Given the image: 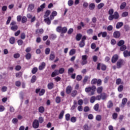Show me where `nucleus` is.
I'll return each mask as SVG.
<instances>
[{"mask_svg": "<svg viewBox=\"0 0 130 130\" xmlns=\"http://www.w3.org/2000/svg\"><path fill=\"white\" fill-rule=\"evenodd\" d=\"M95 90H96V87L95 86H89L85 89L86 93H87L89 96L95 94Z\"/></svg>", "mask_w": 130, "mask_h": 130, "instance_id": "obj_1", "label": "nucleus"}, {"mask_svg": "<svg viewBox=\"0 0 130 130\" xmlns=\"http://www.w3.org/2000/svg\"><path fill=\"white\" fill-rule=\"evenodd\" d=\"M64 72V69L61 68L59 70V71L55 70L54 72L52 73V77H55V76H57L58 75H59V74H63Z\"/></svg>", "mask_w": 130, "mask_h": 130, "instance_id": "obj_2", "label": "nucleus"}, {"mask_svg": "<svg viewBox=\"0 0 130 130\" xmlns=\"http://www.w3.org/2000/svg\"><path fill=\"white\" fill-rule=\"evenodd\" d=\"M17 23L15 21L11 22L10 27L12 31H16L18 29V25H16Z\"/></svg>", "mask_w": 130, "mask_h": 130, "instance_id": "obj_3", "label": "nucleus"}, {"mask_svg": "<svg viewBox=\"0 0 130 130\" xmlns=\"http://www.w3.org/2000/svg\"><path fill=\"white\" fill-rule=\"evenodd\" d=\"M118 18H119V15H118L117 12H115L113 15H110L109 16V20H110V21H112L113 19H118Z\"/></svg>", "mask_w": 130, "mask_h": 130, "instance_id": "obj_4", "label": "nucleus"}, {"mask_svg": "<svg viewBox=\"0 0 130 130\" xmlns=\"http://www.w3.org/2000/svg\"><path fill=\"white\" fill-rule=\"evenodd\" d=\"M88 58V56L86 55H82L81 59V64L82 66H84V64H87L88 61H87V59Z\"/></svg>", "mask_w": 130, "mask_h": 130, "instance_id": "obj_5", "label": "nucleus"}, {"mask_svg": "<svg viewBox=\"0 0 130 130\" xmlns=\"http://www.w3.org/2000/svg\"><path fill=\"white\" fill-rule=\"evenodd\" d=\"M124 63L125 62L124 61H123V60H119L117 62V68L118 69H120V68H121V67H122V66H123Z\"/></svg>", "mask_w": 130, "mask_h": 130, "instance_id": "obj_6", "label": "nucleus"}, {"mask_svg": "<svg viewBox=\"0 0 130 130\" xmlns=\"http://www.w3.org/2000/svg\"><path fill=\"white\" fill-rule=\"evenodd\" d=\"M36 93H39L40 96H42L45 93V90H44V89H40L39 88H38L36 89Z\"/></svg>", "mask_w": 130, "mask_h": 130, "instance_id": "obj_7", "label": "nucleus"}, {"mask_svg": "<svg viewBox=\"0 0 130 130\" xmlns=\"http://www.w3.org/2000/svg\"><path fill=\"white\" fill-rule=\"evenodd\" d=\"M32 126L34 128H38L39 127V122L38 120H35L32 123Z\"/></svg>", "mask_w": 130, "mask_h": 130, "instance_id": "obj_8", "label": "nucleus"}, {"mask_svg": "<svg viewBox=\"0 0 130 130\" xmlns=\"http://www.w3.org/2000/svg\"><path fill=\"white\" fill-rule=\"evenodd\" d=\"M100 68L103 71H105L106 70V66L103 64L99 63L98 64L97 69L98 70H100Z\"/></svg>", "mask_w": 130, "mask_h": 130, "instance_id": "obj_9", "label": "nucleus"}, {"mask_svg": "<svg viewBox=\"0 0 130 130\" xmlns=\"http://www.w3.org/2000/svg\"><path fill=\"white\" fill-rule=\"evenodd\" d=\"M46 6V5L45 3H44L42 5H41L40 6V7H39L37 9L38 13H40V12H41L42 11H43V9H44V8H45Z\"/></svg>", "mask_w": 130, "mask_h": 130, "instance_id": "obj_10", "label": "nucleus"}, {"mask_svg": "<svg viewBox=\"0 0 130 130\" xmlns=\"http://www.w3.org/2000/svg\"><path fill=\"white\" fill-rule=\"evenodd\" d=\"M113 36L115 38H119L120 37V32L118 31L114 32Z\"/></svg>", "mask_w": 130, "mask_h": 130, "instance_id": "obj_11", "label": "nucleus"}, {"mask_svg": "<svg viewBox=\"0 0 130 130\" xmlns=\"http://www.w3.org/2000/svg\"><path fill=\"white\" fill-rule=\"evenodd\" d=\"M117 59H118V55H114L112 58V62H113V63L116 62Z\"/></svg>", "mask_w": 130, "mask_h": 130, "instance_id": "obj_12", "label": "nucleus"}, {"mask_svg": "<svg viewBox=\"0 0 130 130\" xmlns=\"http://www.w3.org/2000/svg\"><path fill=\"white\" fill-rule=\"evenodd\" d=\"M56 15H57V12L55 11H53L50 15V19L52 20L54 19V17H55Z\"/></svg>", "mask_w": 130, "mask_h": 130, "instance_id": "obj_13", "label": "nucleus"}, {"mask_svg": "<svg viewBox=\"0 0 130 130\" xmlns=\"http://www.w3.org/2000/svg\"><path fill=\"white\" fill-rule=\"evenodd\" d=\"M72 90H73V88L71 86H68L66 88V92L67 94H70L71 92H72Z\"/></svg>", "mask_w": 130, "mask_h": 130, "instance_id": "obj_14", "label": "nucleus"}, {"mask_svg": "<svg viewBox=\"0 0 130 130\" xmlns=\"http://www.w3.org/2000/svg\"><path fill=\"white\" fill-rule=\"evenodd\" d=\"M123 55L124 57H127V56H130V51H128L127 50H125L123 52Z\"/></svg>", "mask_w": 130, "mask_h": 130, "instance_id": "obj_15", "label": "nucleus"}, {"mask_svg": "<svg viewBox=\"0 0 130 130\" xmlns=\"http://www.w3.org/2000/svg\"><path fill=\"white\" fill-rule=\"evenodd\" d=\"M50 13L51 12L50 10L46 11L44 16V18H49L48 16H49V15H50Z\"/></svg>", "mask_w": 130, "mask_h": 130, "instance_id": "obj_16", "label": "nucleus"}, {"mask_svg": "<svg viewBox=\"0 0 130 130\" xmlns=\"http://www.w3.org/2000/svg\"><path fill=\"white\" fill-rule=\"evenodd\" d=\"M45 68V63H44V62H42L41 65L39 66V69L40 71H42V70H43V69H44Z\"/></svg>", "mask_w": 130, "mask_h": 130, "instance_id": "obj_17", "label": "nucleus"}, {"mask_svg": "<svg viewBox=\"0 0 130 130\" xmlns=\"http://www.w3.org/2000/svg\"><path fill=\"white\" fill-rule=\"evenodd\" d=\"M123 26V23L122 22H118L116 24V28L117 29H119V28H121Z\"/></svg>", "mask_w": 130, "mask_h": 130, "instance_id": "obj_18", "label": "nucleus"}, {"mask_svg": "<svg viewBox=\"0 0 130 130\" xmlns=\"http://www.w3.org/2000/svg\"><path fill=\"white\" fill-rule=\"evenodd\" d=\"M33 9H34V4H30L28 6V11H29V12H31V11L33 10Z\"/></svg>", "mask_w": 130, "mask_h": 130, "instance_id": "obj_19", "label": "nucleus"}, {"mask_svg": "<svg viewBox=\"0 0 130 130\" xmlns=\"http://www.w3.org/2000/svg\"><path fill=\"white\" fill-rule=\"evenodd\" d=\"M44 21H45V23H46V24H47V25H50V23H51L49 18H44Z\"/></svg>", "mask_w": 130, "mask_h": 130, "instance_id": "obj_20", "label": "nucleus"}, {"mask_svg": "<svg viewBox=\"0 0 130 130\" xmlns=\"http://www.w3.org/2000/svg\"><path fill=\"white\" fill-rule=\"evenodd\" d=\"M64 114V111H61V112L59 115V117H58L59 119H62Z\"/></svg>", "mask_w": 130, "mask_h": 130, "instance_id": "obj_21", "label": "nucleus"}, {"mask_svg": "<svg viewBox=\"0 0 130 130\" xmlns=\"http://www.w3.org/2000/svg\"><path fill=\"white\" fill-rule=\"evenodd\" d=\"M83 129H84V130H90V129H91V127L90 126L88 125V124H85L83 126Z\"/></svg>", "mask_w": 130, "mask_h": 130, "instance_id": "obj_22", "label": "nucleus"}, {"mask_svg": "<svg viewBox=\"0 0 130 130\" xmlns=\"http://www.w3.org/2000/svg\"><path fill=\"white\" fill-rule=\"evenodd\" d=\"M18 118H14L12 120V122L13 123V124H17L18 123Z\"/></svg>", "mask_w": 130, "mask_h": 130, "instance_id": "obj_23", "label": "nucleus"}, {"mask_svg": "<svg viewBox=\"0 0 130 130\" xmlns=\"http://www.w3.org/2000/svg\"><path fill=\"white\" fill-rule=\"evenodd\" d=\"M124 44V41L123 40H120L117 43L118 46H122V45H123Z\"/></svg>", "mask_w": 130, "mask_h": 130, "instance_id": "obj_24", "label": "nucleus"}, {"mask_svg": "<svg viewBox=\"0 0 130 130\" xmlns=\"http://www.w3.org/2000/svg\"><path fill=\"white\" fill-rule=\"evenodd\" d=\"M15 38L12 37L9 40V42L11 44H14L15 43Z\"/></svg>", "mask_w": 130, "mask_h": 130, "instance_id": "obj_25", "label": "nucleus"}, {"mask_svg": "<svg viewBox=\"0 0 130 130\" xmlns=\"http://www.w3.org/2000/svg\"><path fill=\"white\" fill-rule=\"evenodd\" d=\"M89 10H94L95 9V4L94 3H91L89 6Z\"/></svg>", "mask_w": 130, "mask_h": 130, "instance_id": "obj_26", "label": "nucleus"}, {"mask_svg": "<svg viewBox=\"0 0 130 130\" xmlns=\"http://www.w3.org/2000/svg\"><path fill=\"white\" fill-rule=\"evenodd\" d=\"M126 6V3H123L121 4V5L120 6V10H123L125 8V6Z\"/></svg>", "mask_w": 130, "mask_h": 130, "instance_id": "obj_27", "label": "nucleus"}, {"mask_svg": "<svg viewBox=\"0 0 130 130\" xmlns=\"http://www.w3.org/2000/svg\"><path fill=\"white\" fill-rule=\"evenodd\" d=\"M89 79H90V77L89 76H85V77L83 80V82L84 84L87 83V82H88V80H89Z\"/></svg>", "mask_w": 130, "mask_h": 130, "instance_id": "obj_28", "label": "nucleus"}, {"mask_svg": "<svg viewBox=\"0 0 130 130\" xmlns=\"http://www.w3.org/2000/svg\"><path fill=\"white\" fill-rule=\"evenodd\" d=\"M116 84L117 85H119L120 84H123V82L121 81V79H118L116 80Z\"/></svg>", "mask_w": 130, "mask_h": 130, "instance_id": "obj_29", "label": "nucleus"}, {"mask_svg": "<svg viewBox=\"0 0 130 130\" xmlns=\"http://www.w3.org/2000/svg\"><path fill=\"white\" fill-rule=\"evenodd\" d=\"M37 78L35 76H33L31 78V79L30 80L31 83H35L36 82Z\"/></svg>", "mask_w": 130, "mask_h": 130, "instance_id": "obj_30", "label": "nucleus"}, {"mask_svg": "<svg viewBox=\"0 0 130 130\" xmlns=\"http://www.w3.org/2000/svg\"><path fill=\"white\" fill-rule=\"evenodd\" d=\"M68 5L69 7H72V6L74 5V1H73V0H69Z\"/></svg>", "mask_w": 130, "mask_h": 130, "instance_id": "obj_31", "label": "nucleus"}, {"mask_svg": "<svg viewBox=\"0 0 130 130\" xmlns=\"http://www.w3.org/2000/svg\"><path fill=\"white\" fill-rule=\"evenodd\" d=\"M96 100V96H91L90 98V103H94V102H95V101Z\"/></svg>", "mask_w": 130, "mask_h": 130, "instance_id": "obj_32", "label": "nucleus"}, {"mask_svg": "<svg viewBox=\"0 0 130 130\" xmlns=\"http://www.w3.org/2000/svg\"><path fill=\"white\" fill-rule=\"evenodd\" d=\"M81 38H82V35L81 34H79L76 36V40L77 41H80Z\"/></svg>", "mask_w": 130, "mask_h": 130, "instance_id": "obj_33", "label": "nucleus"}, {"mask_svg": "<svg viewBox=\"0 0 130 130\" xmlns=\"http://www.w3.org/2000/svg\"><path fill=\"white\" fill-rule=\"evenodd\" d=\"M108 108H111L112 106H113V103H112V102L111 101H109L107 105Z\"/></svg>", "mask_w": 130, "mask_h": 130, "instance_id": "obj_34", "label": "nucleus"}, {"mask_svg": "<svg viewBox=\"0 0 130 130\" xmlns=\"http://www.w3.org/2000/svg\"><path fill=\"white\" fill-rule=\"evenodd\" d=\"M70 120H71V122L75 123V122H76V121H77V117H71Z\"/></svg>", "mask_w": 130, "mask_h": 130, "instance_id": "obj_35", "label": "nucleus"}, {"mask_svg": "<svg viewBox=\"0 0 130 130\" xmlns=\"http://www.w3.org/2000/svg\"><path fill=\"white\" fill-rule=\"evenodd\" d=\"M91 83L92 85H95V84H97V79L94 78L91 80Z\"/></svg>", "mask_w": 130, "mask_h": 130, "instance_id": "obj_36", "label": "nucleus"}, {"mask_svg": "<svg viewBox=\"0 0 130 130\" xmlns=\"http://www.w3.org/2000/svg\"><path fill=\"white\" fill-rule=\"evenodd\" d=\"M48 89H51L53 88V83H50L48 84Z\"/></svg>", "mask_w": 130, "mask_h": 130, "instance_id": "obj_37", "label": "nucleus"}, {"mask_svg": "<svg viewBox=\"0 0 130 130\" xmlns=\"http://www.w3.org/2000/svg\"><path fill=\"white\" fill-rule=\"evenodd\" d=\"M103 90V87L101 86V87L98 88L97 92L99 93H102Z\"/></svg>", "mask_w": 130, "mask_h": 130, "instance_id": "obj_38", "label": "nucleus"}, {"mask_svg": "<svg viewBox=\"0 0 130 130\" xmlns=\"http://www.w3.org/2000/svg\"><path fill=\"white\" fill-rule=\"evenodd\" d=\"M127 102V99L126 98H124L122 100V104L123 105H125V104Z\"/></svg>", "mask_w": 130, "mask_h": 130, "instance_id": "obj_39", "label": "nucleus"}, {"mask_svg": "<svg viewBox=\"0 0 130 130\" xmlns=\"http://www.w3.org/2000/svg\"><path fill=\"white\" fill-rule=\"evenodd\" d=\"M122 90H123V86L122 85H120L118 87V92H121L122 91Z\"/></svg>", "mask_w": 130, "mask_h": 130, "instance_id": "obj_40", "label": "nucleus"}, {"mask_svg": "<svg viewBox=\"0 0 130 130\" xmlns=\"http://www.w3.org/2000/svg\"><path fill=\"white\" fill-rule=\"evenodd\" d=\"M95 119L96 120H98V121H100V120H101L102 119L101 115H97L95 117Z\"/></svg>", "mask_w": 130, "mask_h": 130, "instance_id": "obj_41", "label": "nucleus"}, {"mask_svg": "<svg viewBox=\"0 0 130 130\" xmlns=\"http://www.w3.org/2000/svg\"><path fill=\"white\" fill-rule=\"evenodd\" d=\"M82 79H83L82 75H79L76 77L77 81H81V80H82Z\"/></svg>", "mask_w": 130, "mask_h": 130, "instance_id": "obj_42", "label": "nucleus"}, {"mask_svg": "<svg viewBox=\"0 0 130 130\" xmlns=\"http://www.w3.org/2000/svg\"><path fill=\"white\" fill-rule=\"evenodd\" d=\"M76 52V50L75 49H72L70 53H69V54L70 55H74V54H75Z\"/></svg>", "mask_w": 130, "mask_h": 130, "instance_id": "obj_43", "label": "nucleus"}, {"mask_svg": "<svg viewBox=\"0 0 130 130\" xmlns=\"http://www.w3.org/2000/svg\"><path fill=\"white\" fill-rule=\"evenodd\" d=\"M39 111L41 112V113H43V112H44V108L43 107H40L39 108Z\"/></svg>", "mask_w": 130, "mask_h": 130, "instance_id": "obj_44", "label": "nucleus"}, {"mask_svg": "<svg viewBox=\"0 0 130 130\" xmlns=\"http://www.w3.org/2000/svg\"><path fill=\"white\" fill-rule=\"evenodd\" d=\"M68 31V28L67 27H62V29L61 30V33H66Z\"/></svg>", "mask_w": 130, "mask_h": 130, "instance_id": "obj_45", "label": "nucleus"}, {"mask_svg": "<svg viewBox=\"0 0 130 130\" xmlns=\"http://www.w3.org/2000/svg\"><path fill=\"white\" fill-rule=\"evenodd\" d=\"M101 96H102V99L103 100H104V99H106V98H107V95H106V94L105 93L102 94Z\"/></svg>", "mask_w": 130, "mask_h": 130, "instance_id": "obj_46", "label": "nucleus"}, {"mask_svg": "<svg viewBox=\"0 0 130 130\" xmlns=\"http://www.w3.org/2000/svg\"><path fill=\"white\" fill-rule=\"evenodd\" d=\"M43 121H44V118L42 117H40L39 118V122L40 123H42V122H43Z\"/></svg>", "mask_w": 130, "mask_h": 130, "instance_id": "obj_47", "label": "nucleus"}, {"mask_svg": "<svg viewBox=\"0 0 130 130\" xmlns=\"http://www.w3.org/2000/svg\"><path fill=\"white\" fill-rule=\"evenodd\" d=\"M104 7V4L103 3H100L98 6V8L100 10V9H102V8H103Z\"/></svg>", "mask_w": 130, "mask_h": 130, "instance_id": "obj_48", "label": "nucleus"}, {"mask_svg": "<svg viewBox=\"0 0 130 130\" xmlns=\"http://www.w3.org/2000/svg\"><path fill=\"white\" fill-rule=\"evenodd\" d=\"M94 109L95 110V111H98V109H99V104H96L94 106Z\"/></svg>", "mask_w": 130, "mask_h": 130, "instance_id": "obj_49", "label": "nucleus"}, {"mask_svg": "<svg viewBox=\"0 0 130 130\" xmlns=\"http://www.w3.org/2000/svg\"><path fill=\"white\" fill-rule=\"evenodd\" d=\"M50 52V49L49 48H47L45 49V54H48Z\"/></svg>", "mask_w": 130, "mask_h": 130, "instance_id": "obj_50", "label": "nucleus"}, {"mask_svg": "<svg viewBox=\"0 0 130 130\" xmlns=\"http://www.w3.org/2000/svg\"><path fill=\"white\" fill-rule=\"evenodd\" d=\"M43 32H44L43 29H37L36 30V33L37 34L39 33L40 34H41L43 33Z\"/></svg>", "mask_w": 130, "mask_h": 130, "instance_id": "obj_51", "label": "nucleus"}, {"mask_svg": "<svg viewBox=\"0 0 130 130\" xmlns=\"http://www.w3.org/2000/svg\"><path fill=\"white\" fill-rule=\"evenodd\" d=\"M96 83L98 86H100L102 84V81L101 80V79L97 80Z\"/></svg>", "mask_w": 130, "mask_h": 130, "instance_id": "obj_52", "label": "nucleus"}, {"mask_svg": "<svg viewBox=\"0 0 130 130\" xmlns=\"http://www.w3.org/2000/svg\"><path fill=\"white\" fill-rule=\"evenodd\" d=\"M31 54L29 53L26 54L25 55V57L26 59H30V58H31Z\"/></svg>", "mask_w": 130, "mask_h": 130, "instance_id": "obj_53", "label": "nucleus"}, {"mask_svg": "<svg viewBox=\"0 0 130 130\" xmlns=\"http://www.w3.org/2000/svg\"><path fill=\"white\" fill-rule=\"evenodd\" d=\"M72 73H74V69L73 68H70L68 70V74L69 75H71Z\"/></svg>", "mask_w": 130, "mask_h": 130, "instance_id": "obj_54", "label": "nucleus"}, {"mask_svg": "<svg viewBox=\"0 0 130 130\" xmlns=\"http://www.w3.org/2000/svg\"><path fill=\"white\" fill-rule=\"evenodd\" d=\"M126 49V46L125 45H123L120 47V50L121 51H124Z\"/></svg>", "mask_w": 130, "mask_h": 130, "instance_id": "obj_55", "label": "nucleus"}, {"mask_svg": "<svg viewBox=\"0 0 130 130\" xmlns=\"http://www.w3.org/2000/svg\"><path fill=\"white\" fill-rule=\"evenodd\" d=\"M26 22H27V17L24 16L22 18V23H26Z\"/></svg>", "mask_w": 130, "mask_h": 130, "instance_id": "obj_56", "label": "nucleus"}, {"mask_svg": "<svg viewBox=\"0 0 130 130\" xmlns=\"http://www.w3.org/2000/svg\"><path fill=\"white\" fill-rule=\"evenodd\" d=\"M38 70V69H37V68H34L31 71V73L32 74H36V73L37 72V71Z\"/></svg>", "mask_w": 130, "mask_h": 130, "instance_id": "obj_57", "label": "nucleus"}, {"mask_svg": "<svg viewBox=\"0 0 130 130\" xmlns=\"http://www.w3.org/2000/svg\"><path fill=\"white\" fill-rule=\"evenodd\" d=\"M128 15V12H125L122 13V17H127Z\"/></svg>", "mask_w": 130, "mask_h": 130, "instance_id": "obj_58", "label": "nucleus"}, {"mask_svg": "<svg viewBox=\"0 0 130 130\" xmlns=\"http://www.w3.org/2000/svg\"><path fill=\"white\" fill-rule=\"evenodd\" d=\"M62 29V27H61V26H58L56 28V31L57 32H61Z\"/></svg>", "mask_w": 130, "mask_h": 130, "instance_id": "obj_59", "label": "nucleus"}, {"mask_svg": "<svg viewBox=\"0 0 130 130\" xmlns=\"http://www.w3.org/2000/svg\"><path fill=\"white\" fill-rule=\"evenodd\" d=\"M14 58H19L20 57V54L19 53H15L14 54Z\"/></svg>", "mask_w": 130, "mask_h": 130, "instance_id": "obj_60", "label": "nucleus"}, {"mask_svg": "<svg viewBox=\"0 0 130 130\" xmlns=\"http://www.w3.org/2000/svg\"><path fill=\"white\" fill-rule=\"evenodd\" d=\"M16 78H20V77H22V73L19 72V73H16Z\"/></svg>", "mask_w": 130, "mask_h": 130, "instance_id": "obj_61", "label": "nucleus"}, {"mask_svg": "<svg viewBox=\"0 0 130 130\" xmlns=\"http://www.w3.org/2000/svg\"><path fill=\"white\" fill-rule=\"evenodd\" d=\"M7 9H8V7H7V6H3V7H2L3 12H6V11H7Z\"/></svg>", "mask_w": 130, "mask_h": 130, "instance_id": "obj_62", "label": "nucleus"}, {"mask_svg": "<svg viewBox=\"0 0 130 130\" xmlns=\"http://www.w3.org/2000/svg\"><path fill=\"white\" fill-rule=\"evenodd\" d=\"M70 114H67L66 115V120H67V121L70 120Z\"/></svg>", "mask_w": 130, "mask_h": 130, "instance_id": "obj_63", "label": "nucleus"}, {"mask_svg": "<svg viewBox=\"0 0 130 130\" xmlns=\"http://www.w3.org/2000/svg\"><path fill=\"white\" fill-rule=\"evenodd\" d=\"M56 103H59L60 102V98L59 96L56 98Z\"/></svg>", "mask_w": 130, "mask_h": 130, "instance_id": "obj_64", "label": "nucleus"}]
</instances>
